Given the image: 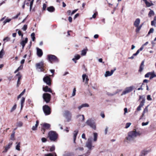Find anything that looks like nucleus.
<instances>
[{"label":"nucleus","instance_id":"nucleus-1","mask_svg":"<svg viewBox=\"0 0 156 156\" xmlns=\"http://www.w3.org/2000/svg\"><path fill=\"white\" fill-rule=\"evenodd\" d=\"M94 139L93 140L91 137H90L88 138L86 142L85 146L89 150H92L94 147V146L92 143L93 140L94 142L97 141L98 138V133H93Z\"/></svg>","mask_w":156,"mask_h":156},{"label":"nucleus","instance_id":"nucleus-2","mask_svg":"<svg viewBox=\"0 0 156 156\" xmlns=\"http://www.w3.org/2000/svg\"><path fill=\"white\" fill-rule=\"evenodd\" d=\"M136 136V129L130 131L128 133V136L126 137V140L128 142L133 141Z\"/></svg>","mask_w":156,"mask_h":156},{"label":"nucleus","instance_id":"nucleus-3","mask_svg":"<svg viewBox=\"0 0 156 156\" xmlns=\"http://www.w3.org/2000/svg\"><path fill=\"white\" fill-rule=\"evenodd\" d=\"M48 137L52 141H56L58 137V134L55 131H50L48 134Z\"/></svg>","mask_w":156,"mask_h":156},{"label":"nucleus","instance_id":"nucleus-4","mask_svg":"<svg viewBox=\"0 0 156 156\" xmlns=\"http://www.w3.org/2000/svg\"><path fill=\"white\" fill-rule=\"evenodd\" d=\"M47 58L49 61L51 63L53 62H59V59L55 55L49 54L47 56Z\"/></svg>","mask_w":156,"mask_h":156},{"label":"nucleus","instance_id":"nucleus-5","mask_svg":"<svg viewBox=\"0 0 156 156\" xmlns=\"http://www.w3.org/2000/svg\"><path fill=\"white\" fill-rule=\"evenodd\" d=\"M86 123L94 130L96 129V122L93 120L89 119L87 120Z\"/></svg>","mask_w":156,"mask_h":156},{"label":"nucleus","instance_id":"nucleus-6","mask_svg":"<svg viewBox=\"0 0 156 156\" xmlns=\"http://www.w3.org/2000/svg\"><path fill=\"white\" fill-rule=\"evenodd\" d=\"M134 87L133 86L126 87L122 91L121 94V95H126L130 92L133 90Z\"/></svg>","mask_w":156,"mask_h":156},{"label":"nucleus","instance_id":"nucleus-7","mask_svg":"<svg viewBox=\"0 0 156 156\" xmlns=\"http://www.w3.org/2000/svg\"><path fill=\"white\" fill-rule=\"evenodd\" d=\"M64 116L68 122L70 121L71 120L72 114L69 111H66L64 114Z\"/></svg>","mask_w":156,"mask_h":156},{"label":"nucleus","instance_id":"nucleus-8","mask_svg":"<svg viewBox=\"0 0 156 156\" xmlns=\"http://www.w3.org/2000/svg\"><path fill=\"white\" fill-rule=\"evenodd\" d=\"M43 98L46 103H48L50 100L51 95L48 93H44L43 96Z\"/></svg>","mask_w":156,"mask_h":156},{"label":"nucleus","instance_id":"nucleus-9","mask_svg":"<svg viewBox=\"0 0 156 156\" xmlns=\"http://www.w3.org/2000/svg\"><path fill=\"white\" fill-rule=\"evenodd\" d=\"M44 63L43 62H41L39 63H37L36 65L37 69H39L41 72H43L44 70L43 69Z\"/></svg>","mask_w":156,"mask_h":156},{"label":"nucleus","instance_id":"nucleus-10","mask_svg":"<svg viewBox=\"0 0 156 156\" xmlns=\"http://www.w3.org/2000/svg\"><path fill=\"white\" fill-rule=\"evenodd\" d=\"M43 109L46 115H48L50 114V108L48 106L45 105L43 106Z\"/></svg>","mask_w":156,"mask_h":156},{"label":"nucleus","instance_id":"nucleus-11","mask_svg":"<svg viewBox=\"0 0 156 156\" xmlns=\"http://www.w3.org/2000/svg\"><path fill=\"white\" fill-rule=\"evenodd\" d=\"M44 82L46 83L47 84L50 85L51 84V81L50 77L48 76H46L44 77L43 79Z\"/></svg>","mask_w":156,"mask_h":156},{"label":"nucleus","instance_id":"nucleus-12","mask_svg":"<svg viewBox=\"0 0 156 156\" xmlns=\"http://www.w3.org/2000/svg\"><path fill=\"white\" fill-rule=\"evenodd\" d=\"M82 78L83 82H85V84H87L89 81L88 76L86 74H83L82 75Z\"/></svg>","mask_w":156,"mask_h":156},{"label":"nucleus","instance_id":"nucleus-13","mask_svg":"<svg viewBox=\"0 0 156 156\" xmlns=\"http://www.w3.org/2000/svg\"><path fill=\"white\" fill-rule=\"evenodd\" d=\"M115 70V69L114 70H112L111 72L109 71H106L104 75L105 77H107L108 76H112Z\"/></svg>","mask_w":156,"mask_h":156},{"label":"nucleus","instance_id":"nucleus-14","mask_svg":"<svg viewBox=\"0 0 156 156\" xmlns=\"http://www.w3.org/2000/svg\"><path fill=\"white\" fill-rule=\"evenodd\" d=\"M80 58V56L78 54H75L74 55V58H72V60L75 63H76V60L79 59Z\"/></svg>","mask_w":156,"mask_h":156},{"label":"nucleus","instance_id":"nucleus-15","mask_svg":"<svg viewBox=\"0 0 156 156\" xmlns=\"http://www.w3.org/2000/svg\"><path fill=\"white\" fill-rule=\"evenodd\" d=\"M28 41V39L27 38H26L24 40H22L20 42V44L22 47V49H23L25 45L27 43Z\"/></svg>","mask_w":156,"mask_h":156},{"label":"nucleus","instance_id":"nucleus-16","mask_svg":"<svg viewBox=\"0 0 156 156\" xmlns=\"http://www.w3.org/2000/svg\"><path fill=\"white\" fill-rule=\"evenodd\" d=\"M37 51V55L39 57H41L43 55V51L41 49L38 48H36Z\"/></svg>","mask_w":156,"mask_h":156},{"label":"nucleus","instance_id":"nucleus-17","mask_svg":"<svg viewBox=\"0 0 156 156\" xmlns=\"http://www.w3.org/2000/svg\"><path fill=\"white\" fill-rule=\"evenodd\" d=\"M88 51V49L87 48H86L81 51V55L82 56H85L87 53Z\"/></svg>","mask_w":156,"mask_h":156},{"label":"nucleus","instance_id":"nucleus-18","mask_svg":"<svg viewBox=\"0 0 156 156\" xmlns=\"http://www.w3.org/2000/svg\"><path fill=\"white\" fill-rule=\"evenodd\" d=\"M78 130L77 129H76L74 131L73 135V142L74 143H76V137L77 134H78Z\"/></svg>","mask_w":156,"mask_h":156},{"label":"nucleus","instance_id":"nucleus-19","mask_svg":"<svg viewBox=\"0 0 156 156\" xmlns=\"http://www.w3.org/2000/svg\"><path fill=\"white\" fill-rule=\"evenodd\" d=\"M12 144V143H9L8 145H6L5 147V150L3 151V152H6L8 149H9L11 147Z\"/></svg>","mask_w":156,"mask_h":156},{"label":"nucleus","instance_id":"nucleus-20","mask_svg":"<svg viewBox=\"0 0 156 156\" xmlns=\"http://www.w3.org/2000/svg\"><path fill=\"white\" fill-rule=\"evenodd\" d=\"M76 117L81 121H83L84 119V116L83 115H77Z\"/></svg>","mask_w":156,"mask_h":156},{"label":"nucleus","instance_id":"nucleus-21","mask_svg":"<svg viewBox=\"0 0 156 156\" xmlns=\"http://www.w3.org/2000/svg\"><path fill=\"white\" fill-rule=\"evenodd\" d=\"M144 60H143L142 62L141 63L140 67V69L139 70V72H141L143 69L144 67Z\"/></svg>","mask_w":156,"mask_h":156},{"label":"nucleus","instance_id":"nucleus-22","mask_svg":"<svg viewBox=\"0 0 156 156\" xmlns=\"http://www.w3.org/2000/svg\"><path fill=\"white\" fill-rule=\"evenodd\" d=\"M149 151L147 150H143L142 151L140 155V156H144L147 154Z\"/></svg>","mask_w":156,"mask_h":156},{"label":"nucleus","instance_id":"nucleus-23","mask_svg":"<svg viewBox=\"0 0 156 156\" xmlns=\"http://www.w3.org/2000/svg\"><path fill=\"white\" fill-rule=\"evenodd\" d=\"M43 90L45 92H48L50 93L52 92V91L50 88H49L48 86H46L44 87H43Z\"/></svg>","mask_w":156,"mask_h":156},{"label":"nucleus","instance_id":"nucleus-24","mask_svg":"<svg viewBox=\"0 0 156 156\" xmlns=\"http://www.w3.org/2000/svg\"><path fill=\"white\" fill-rule=\"evenodd\" d=\"M25 100V98L24 97H22L21 98L20 101L21 103V110H22L23 109V104L24 103Z\"/></svg>","mask_w":156,"mask_h":156},{"label":"nucleus","instance_id":"nucleus-25","mask_svg":"<svg viewBox=\"0 0 156 156\" xmlns=\"http://www.w3.org/2000/svg\"><path fill=\"white\" fill-rule=\"evenodd\" d=\"M42 127L45 129H48L50 127V125L47 123H44L42 125Z\"/></svg>","mask_w":156,"mask_h":156},{"label":"nucleus","instance_id":"nucleus-26","mask_svg":"<svg viewBox=\"0 0 156 156\" xmlns=\"http://www.w3.org/2000/svg\"><path fill=\"white\" fill-rule=\"evenodd\" d=\"M38 124H39V122L37 120L36 122V123L35 125L34 126H33V127H32V130H35L37 129Z\"/></svg>","mask_w":156,"mask_h":156},{"label":"nucleus","instance_id":"nucleus-27","mask_svg":"<svg viewBox=\"0 0 156 156\" xmlns=\"http://www.w3.org/2000/svg\"><path fill=\"white\" fill-rule=\"evenodd\" d=\"M47 10L49 12H52L54 11L55 8L53 6H51L48 7Z\"/></svg>","mask_w":156,"mask_h":156},{"label":"nucleus","instance_id":"nucleus-28","mask_svg":"<svg viewBox=\"0 0 156 156\" xmlns=\"http://www.w3.org/2000/svg\"><path fill=\"white\" fill-rule=\"evenodd\" d=\"M16 149L18 151H20V142H18V143L17 142L16 143Z\"/></svg>","mask_w":156,"mask_h":156},{"label":"nucleus","instance_id":"nucleus-29","mask_svg":"<svg viewBox=\"0 0 156 156\" xmlns=\"http://www.w3.org/2000/svg\"><path fill=\"white\" fill-rule=\"evenodd\" d=\"M140 100H142V101L140 102L144 103L145 102V95H143L142 96H140Z\"/></svg>","mask_w":156,"mask_h":156},{"label":"nucleus","instance_id":"nucleus-30","mask_svg":"<svg viewBox=\"0 0 156 156\" xmlns=\"http://www.w3.org/2000/svg\"><path fill=\"white\" fill-rule=\"evenodd\" d=\"M144 103L140 102V103L139 106L137 108V110L140 111L141 109V108L144 105Z\"/></svg>","mask_w":156,"mask_h":156},{"label":"nucleus","instance_id":"nucleus-31","mask_svg":"<svg viewBox=\"0 0 156 156\" xmlns=\"http://www.w3.org/2000/svg\"><path fill=\"white\" fill-rule=\"evenodd\" d=\"M44 156H57L55 153H54L53 154L51 153H48L45 154Z\"/></svg>","mask_w":156,"mask_h":156},{"label":"nucleus","instance_id":"nucleus-32","mask_svg":"<svg viewBox=\"0 0 156 156\" xmlns=\"http://www.w3.org/2000/svg\"><path fill=\"white\" fill-rule=\"evenodd\" d=\"M23 65H21L20 66H19L14 72V73H16L19 70H21L23 68Z\"/></svg>","mask_w":156,"mask_h":156},{"label":"nucleus","instance_id":"nucleus-33","mask_svg":"<svg viewBox=\"0 0 156 156\" xmlns=\"http://www.w3.org/2000/svg\"><path fill=\"white\" fill-rule=\"evenodd\" d=\"M156 77V75L155 74L154 72L151 73V75H150V80L152 79L154 77Z\"/></svg>","mask_w":156,"mask_h":156},{"label":"nucleus","instance_id":"nucleus-34","mask_svg":"<svg viewBox=\"0 0 156 156\" xmlns=\"http://www.w3.org/2000/svg\"><path fill=\"white\" fill-rule=\"evenodd\" d=\"M156 24V17H154L153 20L151 22V25L152 26H155Z\"/></svg>","mask_w":156,"mask_h":156},{"label":"nucleus","instance_id":"nucleus-35","mask_svg":"<svg viewBox=\"0 0 156 156\" xmlns=\"http://www.w3.org/2000/svg\"><path fill=\"white\" fill-rule=\"evenodd\" d=\"M4 54V51L3 49H2L0 51V58H2L3 57Z\"/></svg>","mask_w":156,"mask_h":156},{"label":"nucleus","instance_id":"nucleus-36","mask_svg":"<svg viewBox=\"0 0 156 156\" xmlns=\"http://www.w3.org/2000/svg\"><path fill=\"white\" fill-rule=\"evenodd\" d=\"M21 78V76H19L18 77L17 81V87H18L19 86V85L20 84V80Z\"/></svg>","mask_w":156,"mask_h":156},{"label":"nucleus","instance_id":"nucleus-37","mask_svg":"<svg viewBox=\"0 0 156 156\" xmlns=\"http://www.w3.org/2000/svg\"><path fill=\"white\" fill-rule=\"evenodd\" d=\"M154 15V12L152 10H151L148 13V15L149 17H151V16H153Z\"/></svg>","mask_w":156,"mask_h":156},{"label":"nucleus","instance_id":"nucleus-38","mask_svg":"<svg viewBox=\"0 0 156 156\" xmlns=\"http://www.w3.org/2000/svg\"><path fill=\"white\" fill-rule=\"evenodd\" d=\"M16 104H15L11 108L10 110V112H12L14 111L16 109Z\"/></svg>","mask_w":156,"mask_h":156},{"label":"nucleus","instance_id":"nucleus-39","mask_svg":"<svg viewBox=\"0 0 156 156\" xmlns=\"http://www.w3.org/2000/svg\"><path fill=\"white\" fill-rule=\"evenodd\" d=\"M31 37L32 39V40L33 41H34L35 40V34L34 33H33L31 34Z\"/></svg>","mask_w":156,"mask_h":156},{"label":"nucleus","instance_id":"nucleus-40","mask_svg":"<svg viewBox=\"0 0 156 156\" xmlns=\"http://www.w3.org/2000/svg\"><path fill=\"white\" fill-rule=\"evenodd\" d=\"M143 1L144 2L146 5L147 7H150L151 6V3L148 2L147 0H143Z\"/></svg>","mask_w":156,"mask_h":156},{"label":"nucleus","instance_id":"nucleus-41","mask_svg":"<svg viewBox=\"0 0 156 156\" xmlns=\"http://www.w3.org/2000/svg\"><path fill=\"white\" fill-rule=\"evenodd\" d=\"M28 1L30 2V9L31 10L32 8V7L33 6V2L34 1V0H27Z\"/></svg>","mask_w":156,"mask_h":156},{"label":"nucleus","instance_id":"nucleus-42","mask_svg":"<svg viewBox=\"0 0 156 156\" xmlns=\"http://www.w3.org/2000/svg\"><path fill=\"white\" fill-rule=\"evenodd\" d=\"M131 125V123L130 122H127L126 123L125 125V128L126 129H128L129 127Z\"/></svg>","mask_w":156,"mask_h":156},{"label":"nucleus","instance_id":"nucleus-43","mask_svg":"<svg viewBox=\"0 0 156 156\" xmlns=\"http://www.w3.org/2000/svg\"><path fill=\"white\" fill-rule=\"evenodd\" d=\"M17 125L18 126L21 127L23 126V123L21 122H19L17 123Z\"/></svg>","mask_w":156,"mask_h":156},{"label":"nucleus","instance_id":"nucleus-44","mask_svg":"<svg viewBox=\"0 0 156 156\" xmlns=\"http://www.w3.org/2000/svg\"><path fill=\"white\" fill-rule=\"evenodd\" d=\"M148 106H147L146 107V108L144 109V111L143 112V115H144V114L145 113H147L148 112Z\"/></svg>","mask_w":156,"mask_h":156},{"label":"nucleus","instance_id":"nucleus-45","mask_svg":"<svg viewBox=\"0 0 156 156\" xmlns=\"http://www.w3.org/2000/svg\"><path fill=\"white\" fill-rule=\"evenodd\" d=\"M63 156H73L72 154L69 153H64L63 155Z\"/></svg>","mask_w":156,"mask_h":156},{"label":"nucleus","instance_id":"nucleus-46","mask_svg":"<svg viewBox=\"0 0 156 156\" xmlns=\"http://www.w3.org/2000/svg\"><path fill=\"white\" fill-rule=\"evenodd\" d=\"M76 151L79 150L80 151H82L84 150V148L83 147H79L76 149Z\"/></svg>","mask_w":156,"mask_h":156},{"label":"nucleus","instance_id":"nucleus-47","mask_svg":"<svg viewBox=\"0 0 156 156\" xmlns=\"http://www.w3.org/2000/svg\"><path fill=\"white\" fill-rule=\"evenodd\" d=\"M15 132H13L11 135V139L12 140H14Z\"/></svg>","mask_w":156,"mask_h":156},{"label":"nucleus","instance_id":"nucleus-48","mask_svg":"<svg viewBox=\"0 0 156 156\" xmlns=\"http://www.w3.org/2000/svg\"><path fill=\"white\" fill-rule=\"evenodd\" d=\"M55 146H52L50 148V151L51 152H52L55 150Z\"/></svg>","mask_w":156,"mask_h":156},{"label":"nucleus","instance_id":"nucleus-49","mask_svg":"<svg viewBox=\"0 0 156 156\" xmlns=\"http://www.w3.org/2000/svg\"><path fill=\"white\" fill-rule=\"evenodd\" d=\"M154 31V29L153 28H151L150 29L148 32V35L150 34L153 33Z\"/></svg>","mask_w":156,"mask_h":156},{"label":"nucleus","instance_id":"nucleus-50","mask_svg":"<svg viewBox=\"0 0 156 156\" xmlns=\"http://www.w3.org/2000/svg\"><path fill=\"white\" fill-rule=\"evenodd\" d=\"M144 45H142L141 47L140 48V49H138L137 50V55L140 52L143 50L144 48Z\"/></svg>","mask_w":156,"mask_h":156},{"label":"nucleus","instance_id":"nucleus-51","mask_svg":"<svg viewBox=\"0 0 156 156\" xmlns=\"http://www.w3.org/2000/svg\"><path fill=\"white\" fill-rule=\"evenodd\" d=\"M11 20V19H6L3 22L4 24L6 23L9 22Z\"/></svg>","mask_w":156,"mask_h":156},{"label":"nucleus","instance_id":"nucleus-52","mask_svg":"<svg viewBox=\"0 0 156 156\" xmlns=\"http://www.w3.org/2000/svg\"><path fill=\"white\" fill-rule=\"evenodd\" d=\"M10 40V38L9 37H6L3 39V41H9Z\"/></svg>","mask_w":156,"mask_h":156},{"label":"nucleus","instance_id":"nucleus-53","mask_svg":"<svg viewBox=\"0 0 156 156\" xmlns=\"http://www.w3.org/2000/svg\"><path fill=\"white\" fill-rule=\"evenodd\" d=\"M150 75H151V72H148L145 75V77L147 78L150 76Z\"/></svg>","mask_w":156,"mask_h":156},{"label":"nucleus","instance_id":"nucleus-54","mask_svg":"<svg viewBox=\"0 0 156 156\" xmlns=\"http://www.w3.org/2000/svg\"><path fill=\"white\" fill-rule=\"evenodd\" d=\"M147 100L151 101L152 100V98H151L150 95H147Z\"/></svg>","mask_w":156,"mask_h":156},{"label":"nucleus","instance_id":"nucleus-55","mask_svg":"<svg viewBox=\"0 0 156 156\" xmlns=\"http://www.w3.org/2000/svg\"><path fill=\"white\" fill-rule=\"evenodd\" d=\"M83 107H89V105L88 104L84 103L82 104Z\"/></svg>","mask_w":156,"mask_h":156},{"label":"nucleus","instance_id":"nucleus-56","mask_svg":"<svg viewBox=\"0 0 156 156\" xmlns=\"http://www.w3.org/2000/svg\"><path fill=\"white\" fill-rule=\"evenodd\" d=\"M136 55V52L133 54V55L131 57H129L128 59H133L134 58V57Z\"/></svg>","mask_w":156,"mask_h":156},{"label":"nucleus","instance_id":"nucleus-57","mask_svg":"<svg viewBox=\"0 0 156 156\" xmlns=\"http://www.w3.org/2000/svg\"><path fill=\"white\" fill-rule=\"evenodd\" d=\"M143 25V24H142L139 27H138V25H137V32L140 30L142 26Z\"/></svg>","mask_w":156,"mask_h":156},{"label":"nucleus","instance_id":"nucleus-58","mask_svg":"<svg viewBox=\"0 0 156 156\" xmlns=\"http://www.w3.org/2000/svg\"><path fill=\"white\" fill-rule=\"evenodd\" d=\"M76 90L75 88H74L73 89V91L72 94V96H74L76 94Z\"/></svg>","mask_w":156,"mask_h":156},{"label":"nucleus","instance_id":"nucleus-59","mask_svg":"<svg viewBox=\"0 0 156 156\" xmlns=\"http://www.w3.org/2000/svg\"><path fill=\"white\" fill-rule=\"evenodd\" d=\"M27 28V25H24L23 27L22 28V30L24 31H25Z\"/></svg>","mask_w":156,"mask_h":156},{"label":"nucleus","instance_id":"nucleus-60","mask_svg":"<svg viewBox=\"0 0 156 156\" xmlns=\"http://www.w3.org/2000/svg\"><path fill=\"white\" fill-rule=\"evenodd\" d=\"M108 127H106L105 130V135H106L107 134L108 130Z\"/></svg>","mask_w":156,"mask_h":156},{"label":"nucleus","instance_id":"nucleus-61","mask_svg":"<svg viewBox=\"0 0 156 156\" xmlns=\"http://www.w3.org/2000/svg\"><path fill=\"white\" fill-rule=\"evenodd\" d=\"M124 115H125L126 113L128 112V110L127 108H124Z\"/></svg>","mask_w":156,"mask_h":156},{"label":"nucleus","instance_id":"nucleus-62","mask_svg":"<svg viewBox=\"0 0 156 156\" xmlns=\"http://www.w3.org/2000/svg\"><path fill=\"white\" fill-rule=\"evenodd\" d=\"M41 140L42 142L43 143L45 142H46V141L47 140V139L46 138H44V137H43V138H42Z\"/></svg>","mask_w":156,"mask_h":156},{"label":"nucleus","instance_id":"nucleus-63","mask_svg":"<svg viewBox=\"0 0 156 156\" xmlns=\"http://www.w3.org/2000/svg\"><path fill=\"white\" fill-rule=\"evenodd\" d=\"M149 123V122H143L142 123V126H144L147 125Z\"/></svg>","mask_w":156,"mask_h":156},{"label":"nucleus","instance_id":"nucleus-64","mask_svg":"<svg viewBox=\"0 0 156 156\" xmlns=\"http://www.w3.org/2000/svg\"><path fill=\"white\" fill-rule=\"evenodd\" d=\"M18 34H19V36H21L22 38L23 37V35L22 33L21 32V31H20V30H19L18 31Z\"/></svg>","mask_w":156,"mask_h":156}]
</instances>
